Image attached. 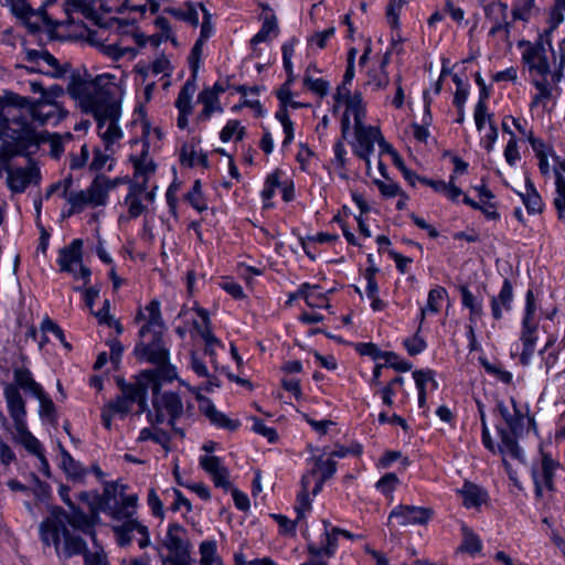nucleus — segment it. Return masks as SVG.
I'll use <instances>...</instances> for the list:
<instances>
[{
    "instance_id": "56",
    "label": "nucleus",
    "mask_w": 565,
    "mask_h": 565,
    "mask_svg": "<svg viewBox=\"0 0 565 565\" xmlns=\"http://www.w3.org/2000/svg\"><path fill=\"white\" fill-rule=\"evenodd\" d=\"M532 83L539 92L532 100V106H536L541 100L551 97L552 93L547 79L534 78Z\"/></svg>"
},
{
    "instance_id": "54",
    "label": "nucleus",
    "mask_w": 565,
    "mask_h": 565,
    "mask_svg": "<svg viewBox=\"0 0 565 565\" xmlns=\"http://www.w3.org/2000/svg\"><path fill=\"white\" fill-rule=\"evenodd\" d=\"M236 134V139L242 140L245 135V128L239 127L237 120H230L221 131V139L225 142L228 141Z\"/></svg>"
},
{
    "instance_id": "20",
    "label": "nucleus",
    "mask_w": 565,
    "mask_h": 565,
    "mask_svg": "<svg viewBox=\"0 0 565 565\" xmlns=\"http://www.w3.org/2000/svg\"><path fill=\"white\" fill-rule=\"evenodd\" d=\"M23 156L29 157L33 154L42 142L46 141L44 134H38L29 124H22L20 131L14 137Z\"/></svg>"
},
{
    "instance_id": "47",
    "label": "nucleus",
    "mask_w": 565,
    "mask_h": 565,
    "mask_svg": "<svg viewBox=\"0 0 565 565\" xmlns=\"http://www.w3.org/2000/svg\"><path fill=\"white\" fill-rule=\"evenodd\" d=\"M463 542L460 546V550L470 554L479 553L482 548V544L477 534H475L470 529L463 526Z\"/></svg>"
},
{
    "instance_id": "19",
    "label": "nucleus",
    "mask_w": 565,
    "mask_h": 565,
    "mask_svg": "<svg viewBox=\"0 0 565 565\" xmlns=\"http://www.w3.org/2000/svg\"><path fill=\"white\" fill-rule=\"evenodd\" d=\"M201 467L211 476L214 484L225 490L231 489L230 472L216 456H204L200 459Z\"/></svg>"
},
{
    "instance_id": "63",
    "label": "nucleus",
    "mask_w": 565,
    "mask_h": 565,
    "mask_svg": "<svg viewBox=\"0 0 565 565\" xmlns=\"http://www.w3.org/2000/svg\"><path fill=\"white\" fill-rule=\"evenodd\" d=\"M305 85L320 96H324L329 89L328 82L317 78L313 79L310 76H306L303 79Z\"/></svg>"
},
{
    "instance_id": "43",
    "label": "nucleus",
    "mask_w": 565,
    "mask_h": 565,
    "mask_svg": "<svg viewBox=\"0 0 565 565\" xmlns=\"http://www.w3.org/2000/svg\"><path fill=\"white\" fill-rule=\"evenodd\" d=\"M68 204L71 205V210L68 211V215H72L76 212H81L85 206L90 205L89 194L87 190H79L70 192L68 196L65 198Z\"/></svg>"
},
{
    "instance_id": "55",
    "label": "nucleus",
    "mask_w": 565,
    "mask_h": 565,
    "mask_svg": "<svg viewBox=\"0 0 565 565\" xmlns=\"http://www.w3.org/2000/svg\"><path fill=\"white\" fill-rule=\"evenodd\" d=\"M216 544L213 541L202 542L200 545L201 565H213Z\"/></svg>"
},
{
    "instance_id": "57",
    "label": "nucleus",
    "mask_w": 565,
    "mask_h": 565,
    "mask_svg": "<svg viewBox=\"0 0 565 565\" xmlns=\"http://www.w3.org/2000/svg\"><path fill=\"white\" fill-rule=\"evenodd\" d=\"M383 359L385 360V366L393 367L396 371L406 372L412 369L411 363L398 360V356L394 352H385Z\"/></svg>"
},
{
    "instance_id": "42",
    "label": "nucleus",
    "mask_w": 565,
    "mask_h": 565,
    "mask_svg": "<svg viewBox=\"0 0 565 565\" xmlns=\"http://www.w3.org/2000/svg\"><path fill=\"white\" fill-rule=\"evenodd\" d=\"M141 185L130 184L129 192L126 196V204L128 205L129 217H137L141 214Z\"/></svg>"
},
{
    "instance_id": "9",
    "label": "nucleus",
    "mask_w": 565,
    "mask_h": 565,
    "mask_svg": "<svg viewBox=\"0 0 565 565\" xmlns=\"http://www.w3.org/2000/svg\"><path fill=\"white\" fill-rule=\"evenodd\" d=\"M163 545L169 551L164 561L167 565H192L190 557V543L186 540V531L183 526L173 523L168 527Z\"/></svg>"
},
{
    "instance_id": "58",
    "label": "nucleus",
    "mask_w": 565,
    "mask_h": 565,
    "mask_svg": "<svg viewBox=\"0 0 565 565\" xmlns=\"http://www.w3.org/2000/svg\"><path fill=\"white\" fill-rule=\"evenodd\" d=\"M399 482V479L397 478V476L395 473H386L376 483V488L385 493V494H388V493H392L393 490L395 489L396 484H398Z\"/></svg>"
},
{
    "instance_id": "60",
    "label": "nucleus",
    "mask_w": 565,
    "mask_h": 565,
    "mask_svg": "<svg viewBox=\"0 0 565 565\" xmlns=\"http://www.w3.org/2000/svg\"><path fill=\"white\" fill-rule=\"evenodd\" d=\"M204 42H203V39H199L192 51H191V54H190V57H189V61H190V66H191V70H192V77L193 78H196V74H198V71H199V64H200V57H201V54H202V46H203Z\"/></svg>"
},
{
    "instance_id": "1",
    "label": "nucleus",
    "mask_w": 565,
    "mask_h": 565,
    "mask_svg": "<svg viewBox=\"0 0 565 565\" xmlns=\"http://www.w3.org/2000/svg\"><path fill=\"white\" fill-rule=\"evenodd\" d=\"M146 311L147 323L143 326V337L146 333L152 334V341L143 345V360L152 366L143 370V391L150 387L154 393L153 407L156 409V419L160 422L164 415L162 407L167 414L175 416L181 412L182 402L174 393H160V387L166 383H171L177 379V370L170 363L169 350L162 340L166 326L160 312V302L152 300Z\"/></svg>"
},
{
    "instance_id": "21",
    "label": "nucleus",
    "mask_w": 565,
    "mask_h": 565,
    "mask_svg": "<svg viewBox=\"0 0 565 565\" xmlns=\"http://www.w3.org/2000/svg\"><path fill=\"white\" fill-rule=\"evenodd\" d=\"M30 115L33 121L40 125H46L51 121H58L61 118V109L57 103L50 100H39L32 103Z\"/></svg>"
},
{
    "instance_id": "32",
    "label": "nucleus",
    "mask_w": 565,
    "mask_h": 565,
    "mask_svg": "<svg viewBox=\"0 0 565 565\" xmlns=\"http://www.w3.org/2000/svg\"><path fill=\"white\" fill-rule=\"evenodd\" d=\"M196 90L195 78L188 79L181 88L175 102L179 113H192V96Z\"/></svg>"
},
{
    "instance_id": "45",
    "label": "nucleus",
    "mask_w": 565,
    "mask_h": 565,
    "mask_svg": "<svg viewBox=\"0 0 565 565\" xmlns=\"http://www.w3.org/2000/svg\"><path fill=\"white\" fill-rule=\"evenodd\" d=\"M199 99L204 105V108L201 113V117H203V118H209L213 111L221 109L217 106L216 93L210 88L204 89L200 94Z\"/></svg>"
},
{
    "instance_id": "39",
    "label": "nucleus",
    "mask_w": 565,
    "mask_h": 565,
    "mask_svg": "<svg viewBox=\"0 0 565 565\" xmlns=\"http://www.w3.org/2000/svg\"><path fill=\"white\" fill-rule=\"evenodd\" d=\"M11 10L14 15L23 20L25 24L34 32L39 30V25H33L30 22L34 9L30 4L29 0H14L11 3Z\"/></svg>"
},
{
    "instance_id": "61",
    "label": "nucleus",
    "mask_w": 565,
    "mask_h": 565,
    "mask_svg": "<svg viewBox=\"0 0 565 565\" xmlns=\"http://www.w3.org/2000/svg\"><path fill=\"white\" fill-rule=\"evenodd\" d=\"M405 0H390V3L387 6L386 15L388 23L396 28L398 25V14L399 10L404 6Z\"/></svg>"
},
{
    "instance_id": "46",
    "label": "nucleus",
    "mask_w": 565,
    "mask_h": 565,
    "mask_svg": "<svg viewBox=\"0 0 565 565\" xmlns=\"http://www.w3.org/2000/svg\"><path fill=\"white\" fill-rule=\"evenodd\" d=\"M535 9V0H518L512 9L514 20L527 21Z\"/></svg>"
},
{
    "instance_id": "11",
    "label": "nucleus",
    "mask_w": 565,
    "mask_h": 565,
    "mask_svg": "<svg viewBox=\"0 0 565 565\" xmlns=\"http://www.w3.org/2000/svg\"><path fill=\"white\" fill-rule=\"evenodd\" d=\"M433 514L434 511L430 508L399 504L391 511L388 522L395 520L401 526L425 525Z\"/></svg>"
},
{
    "instance_id": "28",
    "label": "nucleus",
    "mask_w": 565,
    "mask_h": 565,
    "mask_svg": "<svg viewBox=\"0 0 565 565\" xmlns=\"http://www.w3.org/2000/svg\"><path fill=\"white\" fill-rule=\"evenodd\" d=\"M279 32L277 19L274 13L267 14L264 18L260 30L252 38L250 44L255 49L259 43L266 42L270 34L277 36Z\"/></svg>"
},
{
    "instance_id": "15",
    "label": "nucleus",
    "mask_w": 565,
    "mask_h": 565,
    "mask_svg": "<svg viewBox=\"0 0 565 565\" xmlns=\"http://www.w3.org/2000/svg\"><path fill=\"white\" fill-rule=\"evenodd\" d=\"M7 184L12 192L21 193L24 192L25 189L32 182H38L40 179V171L34 166L31 164L28 168H7Z\"/></svg>"
},
{
    "instance_id": "24",
    "label": "nucleus",
    "mask_w": 565,
    "mask_h": 565,
    "mask_svg": "<svg viewBox=\"0 0 565 565\" xmlns=\"http://www.w3.org/2000/svg\"><path fill=\"white\" fill-rule=\"evenodd\" d=\"M513 300V288L508 279H504L501 291L491 299L492 317L497 320L501 319L503 311H509Z\"/></svg>"
},
{
    "instance_id": "10",
    "label": "nucleus",
    "mask_w": 565,
    "mask_h": 565,
    "mask_svg": "<svg viewBox=\"0 0 565 565\" xmlns=\"http://www.w3.org/2000/svg\"><path fill=\"white\" fill-rule=\"evenodd\" d=\"M82 239H74L68 246L60 250L57 263L61 271L73 275L75 279H83L87 284L90 278V269L82 264Z\"/></svg>"
},
{
    "instance_id": "8",
    "label": "nucleus",
    "mask_w": 565,
    "mask_h": 565,
    "mask_svg": "<svg viewBox=\"0 0 565 565\" xmlns=\"http://www.w3.org/2000/svg\"><path fill=\"white\" fill-rule=\"evenodd\" d=\"M79 11L85 18L94 21L100 29H115L122 36L131 35L138 46H141V34L138 33L136 20L109 18L106 21L98 15L95 0H65V12Z\"/></svg>"
},
{
    "instance_id": "17",
    "label": "nucleus",
    "mask_w": 565,
    "mask_h": 565,
    "mask_svg": "<svg viewBox=\"0 0 565 565\" xmlns=\"http://www.w3.org/2000/svg\"><path fill=\"white\" fill-rule=\"evenodd\" d=\"M153 398H154V393L152 392V399ZM151 404L153 405V401L151 402ZM182 412H183V407L181 408V412L178 415L171 416V415L167 414L166 408L162 407V413H163L164 417L162 420L157 422V420H153V419H156V409L152 406V408L148 412L147 417H148L149 423L152 426L162 424L166 419H168V424L172 426L174 423V419L177 417H179L182 414ZM146 439H152L156 443L160 444L166 450H168V445H169L170 438L166 431L157 429L156 427H153L152 429L143 428V440H146Z\"/></svg>"
},
{
    "instance_id": "62",
    "label": "nucleus",
    "mask_w": 565,
    "mask_h": 565,
    "mask_svg": "<svg viewBox=\"0 0 565 565\" xmlns=\"http://www.w3.org/2000/svg\"><path fill=\"white\" fill-rule=\"evenodd\" d=\"M334 28L331 26L324 31L316 32L308 39V44H316L319 49H323L327 44V41L333 36Z\"/></svg>"
},
{
    "instance_id": "27",
    "label": "nucleus",
    "mask_w": 565,
    "mask_h": 565,
    "mask_svg": "<svg viewBox=\"0 0 565 565\" xmlns=\"http://www.w3.org/2000/svg\"><path fill=\"white\" fill-rule=\"evenodd\" d=\"M17 439L29 451L40 456L42 462L47 466V462L41 454L40 441L29 431L26 423L15 426Z\"/></svg>"
},
{
    "instance_id": "64",
    "label": "nucleus",
    "mask_w": 565,
    "mask_h": 565,
    "mask_svg": "<svg viewBox=\"0 0 565 565\" xmlns=\"http://www.w3.org/2000/svg\"><path fill=\"white\" fill-rule=\"evenodd\" d=\"M253 430L264 437H266L270 443L277 439V433L274 428L267 427L260 419L254 417L253 418Z\"/></svg>"
},
{
    "instance_id": "23",
    "label": "nucleus",
    "mask_w": 565,
    "mask_h": 565,
    "mask_svg": "<svg viewBox=\"0 0 565 565\" xmlns=\"http://www.w3.org/2000/svg\"><path fill=\"white\" fill-rule=\"evenodd\" d=\"M337 102H344L347 105V114L350 111L354 117V125L362 122V119L365 114L364 104L362 100V96L360 93H355L354 95H350V90L344 87H338L335 94Z\"/></svg>"
},
{
    "instance_id": "16",
    "label": "nucleus",
    "mask_w": 565,
    "mask_h": 565,
    "mask_svg": "<svg viewBox=\"0 0 565 565\" xmlns=\"http://www.w3.org/2000/svg\"><path fill=\"white\" fill-rule=\"evenodd\" d=\"M3 395L9 415L13 420V426H22V424L26 423V408L25 401L23 399L20 391H18V386H14L13 384H6Z\"/></svg>"
},
{
    "instance_id": "7",
    "label": "nucleus",
    "mask_w": 565,
    "mask_h": 565,
    "mask_svg": "<svg viewBox=\"0 0 565 565\" xmlns=\"http://www.w3.org/2000/svg\"><path fill=\"white\" fill-rule=\"evenodd\" d=\"M134 377L135 382H126L121 376L115 379L120 395L105 405L102 411V423L105 428L110 429L114 415L126 416L132 411L135 404L141 408V374Z\"/></svg>"
},
{
    "instance_id": "34",
    "label": "nucleus",
    "mask_w": 565,
    "mask_h": 565,
    "mask_svg": "<svg viewBox=\"0 0 565 565\" xmlns=\"http://www.w3.org/2000/svg\"><path fill=\"white\" fill-rule=\"evenodd\" d=\"M447 296L444 287H436L428 292L427 306L420 310V323L428 312L437 313L440 310L441 302Z\"/></svg>"
},
{
    "instance_id": "6",
    "label": "nucleus",
    "mask_w": 565,
    "mask_h": 565,
    "mask_svg": "<svg viewBox=\"0 0 565 565\" xmlns=\"http://www.w3.org/2000/svg\"><path fill=\"white\" fill-rule=\"evenodd\" d=\"M553 65L548 62L547 51L542 44L537 42L530 44L522 53V61L529 71L532 81L534 78L546 79L551 75L552 82L558 84L563 77L565 66V54L559 51H552Z\"/></svg>"
},
{
    "instance_id": "4",
    "label": "nucleus",
    "mask_w": 565,
    "mask_h": 565,
    "mask_svg": "<svg viewBox=\"0 0 565 565\" xmlns=\"http://www.w3.org/2000/svg\"><path fill=\"white\" fill-rule=\"evenodd\" d=\"M126 486L118 482H107L102 495L81 492V501L87 502L93 514L105 512L116 520L129 519L136 513L138 494H127Z\"/></svg>"
},
{
    "instance_id": "5",
    "label": "nucleus",
    "mask_w": 565,
    "mask_h": 565,
    "mask_svg": "<svg viewBox=\"0 0 565 565\" xmlns=\"http://www.w3.org/2000/svg\"><path fill=\"white\" fill-rule=\"evenodd\" d=\"M497 408L510 428V433L500 430L501 444L499 449L503 455V462L508 466L507 457L522 461L523 454L516 443V435L524 429L526 423L532 424L533 420L527 416L526 409L516 405L514 398H511L508 404H504L503 402L498 403Z\"/></svg>"
},
{
    "instance_id": "40",
    "label": "nucleus",
    "mask_w": 565,
    "mask_h": 565,
    "mask_svg": "<svg viewBox=\"0 0 565 565\" xmlns=\"http://www.w3.org/2000/svg\"><path fill=\"white\" fill-rule=\"evenodd\" d=\"M543 361L547 371L558 367L562 369V373H565V339L561 341L557 350L544 355Z\"/></svg>"
},
{
    "instance_id": "12",
    "label": "nucleus",
    "mask_w": 565,
    "mask_h": 565,
    "mask_svg": "<svg viewBox=\"0 0 565 565\" xmlns=\"http://www.w3.org/2000/svg\"><path fill=\"white\" fill-rule=\"evenodd\" d=\"M302 491L298 494V505L295 508L297 516L294 521L281 514H271L273 519L276 520L282 534L295 535L296 525L305 519L306 511H309L311 503L309 500V477H305L301 480Z\"/></svg>"
},
{
    "instance_id": "37",
    "label": "nucleus",
    "mask_w": 565,
    "mask_h": 565,
    "mask_svg": "<svg viewBox=\"0 0 565 565\" xmlns=\"http://www.w3.org/2000/svg\"><path fill=\"white\" fill-rule=\"evenodd\" d=\"M41 61L44 62L49 66V70H46V71H43L40 68L38 70L34 66L26 67V70H29L30 72H43L53 77H62L70 70L68 64L60 65L58 61L49 51H46V53H44V58H42Z\"/></svg>"
},
{
    "instance_id": "26",
    "label": "nucleus",
    "mask_w": 565,
    "mask_h": 565,
    "mask_svg": "<svg viewBox=\"0 0 565 565\" xmlns=\"http://www.w3.org/2000/svg\"><path fill=\"white\" fill-rule=\"evenodd\" d=\"M13 380L14 383L12 384L18 386V391L23 390L24 392H29L34 396L43 392L42 386L33 379L31 371L26 367L14 369Z\"/></svg>"
},
{
    "instance_id": "29",
    "label": "nucleus",
    "mask_w": 565,
    "mask_h": 565,
    "mask_svg": "<svg viewBox=\"0 0 565 565\" xmlns=\"http://www.w3.org/2000/svg\"><path fill=\"white\" fill-rule=\"evenodd\" d=\"M103 33L104 30H100L98 32L90 33L88 36V41L92 44L98 45L103 53H105L108 56H111L113 58H118L120 56H124L126 53H130L132 55L136 54V52L132 49L126 47L121 49L117 46L115 43L111 44H104L100 41L103 40Z\"/></svg>"
},
{
    "instance_id": "38",
    "label": "nucleus",
    "mask_w": 565,
    "mask_h": 565,
    "mask_svg": "<svg viewBox=\"0 0 565 565\" xmlns=\"http://www.w3.org/2000/svg\"><path fill=\"white\" fill-rule=\"evenodd\" d=\"M556 193L553 201L557 218L565 223V177L556 171Z\"/></svg>"
},
{
    "instance_id": "48",
    "label": "nucleus",
    "mask_w": 565,
    "mask_h": 565,
    "mask_svg": "<svg viewBox=\"0 0 565 565\" xmlns=\"http://www.w3.org/2000/svg\"><path fill=\"white\" fill-rule=\"evenodd\" d=\"M137 531L141 533V524L137 520H128L120 527L116 529L118 542L120 545H127L131 541V533Z\"/></svg>"
},
{
    "instance_id": "44",
    "label": "nucleus",
    "mask_w": 565,
    "mask_h": 565,
    "mask_svg": "<svg viewBox=\"0 0 565 565\" xmlns=\"http://www.w3.org/2000/svg\"><path fill=\"white\" fill-rule=\"evenodd\" d=\"M460 292L463 306L470 310V321H473L476 318H480L482 315L481 301H478L465 286L460 287Z\"/></svg>"
},
{
    "instance_id": "18",
    "label": "nucleus",
    "mask_w": 565,
    "mask_h": 565,
    "mask_svg": "<svg viewBox=\"0 0 565 565\" xmlns=\"http://www.w3.org/2000/svg\"><path fill=\"white\" fill-rule=\"evenodd\" d=\"M534 312L535 303L526 302L525 317L523 319V332L521 335L523 352L520 356L521 363L524 365L529 364L530 359L534 352L535 337L533 335V332L535 330V326L532 324V317Z\"/></svg>"
},
{
    "instance_id": "33",
    "label": "nucleus",
    "mask_w": 565,
    "mask_h": 565,
    "mask_svg": "<svg viewBox=\"0 0 565 565\" xmlns=\"http://www.w3.org/2000/svg\"><path fill=\"white\" fill-rule=\"evenodd\" d=\"M529 213L542 212L543 203L531 181L526 180L525 192L519 193Z\"/></svg>"
},
{
    "instance_id": "14",
    "label": "nucleus",
    "mask_w": 565,
    "mask_h": 565,
    "mask_svg": "<svg viewBox=\"0 0 565 565\" xmlns=\"http://www.w3.org/2000/svg\"><path fill=\"white\" fill-rule=\"evenodd\" d=\"M354 129L356 138L354 153L365 160L366 166L370 167L369 157L374 150V143L377 142L381 137V131L376 127L364 126L363 122L355 124Z\"/></svg>"
},
{
    "instance_id": "25",
    "label": "nucleus",
    "mask_w": 565,
    "mask_h": 565,
    "mask_svg": "<svg viewBox=\"0 0 565 565\" xmlns=\"http://www.w3.org/2000/svg\"><path fill=\"white\" fill-rule=\"evenodd\" d=\"M113 186L114 184L105 175H97L87 189L90 206L104 205L106 203L108 191Z\"/></svg>"
},
{
    "instance_id": "51",
    "label": "nucleus",
    "mask_w": 565,
    "mask_h": 565,
    "mask_svg": "<svg viewBox=\"0 0 565 565\" xmlns=\"http://www.w3.org/2000/svg\"><path fill=\"white\" fill-rule=\"evenodd\" d=\"M290 95L291 92L288 88V83H286L277 93V97L281 103V108L276 113V118L281 122V125L291 121L287 111V103Z\"/></svg>"
},
{
    "instance_id": "50",
    "label": "nucleus",
    "mask_w": 565,
    "mask_h": 565,
    "mask_svg": "<svg viewBox=\"0 0 565 565\" xmlns=\"http://www.w3.org/2000/svg\"><path fill=\"white\" fill-rule=\"evenodd\" d=\"M413 377L418 392H426V386L430 384L433 388H437L438 384L434 379L431 370H417L413 372Z\"/></svg>"
},
{
    "instance_id": "49",
    "label": "nucleus",
    "mask_w": 565,
    "mask_h": 565,
    "mask_svg": "<svg viewBox=\"0 0 565 565\" xmlns=\"http://www.w3.org/2000/svg\"><path fill=\"white\" fill-rule=\"evenodd\" d=\"M367 76L369 79L365 85L371 87L373 90L384 89L390 83L388 74L383 70H372L369 72Z\"/></svg>"
},
{
    "instance_id": "13",
    "label": "nucleus",
    "mask_w": 565,
    "mask_h": 565,
    "mask_svg": "<svg viewBox=\"0 0 565 565\" xmlns=\"http://www.w3.org/2000/svg\"><path fill=\"white\" fill-rule=\"evenodd\" d=\"M558 468V462L555 461L548 454L541 452V461L532 470L535 492L540 497L542 495L543 489L552 491L553 478L555 470Z\"/></svg>"
},
{
    "instance_id": "52",
    "label": "nucleus",
    "mask_w": 565,
    "mask_h": 565,
    "mask_svg": "<svg viewBox=\"0 0 565 565\" xmlns=\"http://www.w3.org/2000/svg\"><path fill=\"white\" fill-rule=\"evenodd\" d=\"M481 364L489 374L495 376L499 381L505 384H510L512 382V374L509 371L502 369L501 365L490 363L487 360H481Z\"/></svg>"
},
{
    "instance_id": "2",
    "label": "nucleus",
    "mask_w": 565,
    "mask_h": 565,
    "mask_svg": "<svg viewBox=\"0 0 565 565\" xmlns=\"http://www.w3.org/2000/svg\"><path fill=\"white\" fill-rule=\"evenodd\" d=\"M40 537L44 545H53L60 559H68L83 554L85 565H108L107 555L102 547L94 552L87 551L82 534L96 542L94 522L85 512L74 509L67 514L63 508H54L39 526Z\"/></svg>"
},
{
    "instance_id": "41",
    "label": "nucleus",
    "mask_w": 565,
    "mask_h": 565,
    "mask_svg": "<svg viewBox=\"0 0 565 565\" xmlns=\"http://www.w3.org/2000/svg\"><path fill=\"white\" fill-rule=\"evenodd\" d=\"M40 403L39 415L45 418L50 424H57L56 408L53 401L44 393V391L35 396Z\"/></svg>"
},
{
    "instance_id": "31",
    "label": "nucleus",
    "mask_w": 565,
    "mask_h": 565,
    "mask_svg": "<svg viewBox=\"0 0 565 565\" xmlns=\"http://www.w3.org/2000/svg\"><path fill=\"white\" fill-rule=\"evenodd\" d=\"M461 494L463 497V504L467 508L479 507L487 500V492L471 482L463 484Z\"/></svg>"
},
{
    "instance_id": "22",
    "label": "nucleus",
    "mask_w": 565,
    "mask_h": 565,
    "mask_svg": "<svg viewBox=\"0 0 565 565\" xmlns=\"http://www.w3.org/2000/svg\"><path fill=\"white\" fill-rule=\"evenodd\" d=\"M339 527H331V532L323 533L321 545L315 543L308 544V553L311 558L321 559V557H332L338 547Z\"/></svg>"
},
{
    "instance_id": "3",
    "label": "nucleus",
    "mask_w": 565,
    "mask_h": 565,
    "mask_svg": "<svg viewBox=\"0 0 565 565\" xmlns=\"http://www.w3.org/2000/svg\"><path fill=\"white\" fill-rule=\"evenodd\" d=\"M67 93L84 113L94 116L98 135L107 150L121 138V129L117 124L121 108L114 75L100 74L94 78L90 75L74 76L67 86Z\"/></svg>"
},
{
    "instance_id": "59",
    "label": "nucleus",
    "mask_w": 565,
    "mask_h": 565,
    "mask_svg": "<svg viewBox=\"0 0 565 565\" xmlns=\"http://www.w3.org/2000/svg\"><path fill=\"white\" fill-rule=\"evenodd\" d=\"M1 156L6 161L15 156H23V150L20 149L17 139L13 137L11 141H4L0 148Z\"/></svg>"
},
{
    "instance_id": "36",
    "label": "nucleus",
    "mask_w": 565,
    "mask_h": 565,
    "mask_svg": "<svg viewBox=\"0 0 565 565\" xmlns=\"http://www.w3.org/2000/svg\"><path fill=\"white\" fill-rule=\"evenodd\" d=\"M297 296L303 298L309 307L322 308L327 306V299L322 294L317 292L316 286L302 284L297 291Z\"/></svg>"
},
{
    "instance_id": "35",
    "label": "nucleus",
    "mask_w": 565,
    "mask_h": 565,
    "mask_svg": "<svg viewBox=\"0 0 565 565\" xmlns=\"http://www.w3.org/2000/svg\"><path fill=\"white\" fill-rule=\"evenodd\" d=\"M200 316L203 321V327H199L195 324V328L198 329V332L200 333L201 338L205 342V353L213 356L214 355V349L216 345L220 344L218 340L213 335L210 326H209V317L207 313L204 310L200 311Z\"/></svg>"
},
{
    "instance_id": "30",
    "label": "nucleus",
    "mask_w": 565,
    "mask_h": 565,
    "mask_svg": "<svg viewBox=\"0 0 565 565\" xmlns=\"http://www.w3.org/2000/svg\"><path fill=\"white\" fill-rule=\"evenodd\" d=\"M313 460L315 466L312 470L306 475V477H309V482L318 472L321 475L320 478L326 481L333 477L337 471V462L332 458L323 459L322 456H318L315 457ZM302 478H305V476Z\"/></svg>"
},
{
    "instance_id": "53",
    "label": "nucleus",
    "mask_w": 565,
    "mask_h": 565,
    "mask_svg": "<svg viewBox=\"0 0 565 565\" xmlns=\"http://www.w3.org/2000/svg\"><path fill=\"white\" fill-rule=\"evenodd\" d=\"M61 448V466L65 470V472L72 477L81 476L82 468L81 466L73 459V457L60 445Z\"/></svg>"
}]
</instances>
